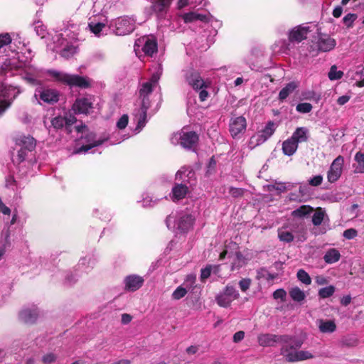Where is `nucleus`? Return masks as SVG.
Returning <instances> with one entry per match:
<instances>
[{"label": "nucleus", "instance_id": "10", "mask_svg": "<svg viewBox=\"0 0 364 364\" xmlns=\"http://www.w3.org/2000/svg\"><path fill=\"white\" fill-rule=\"evenodd\" d=\"M194 173L191 170H188L186 168H182L176 173V179L182 180L181 183H176L172 188L171 199L173 201L179 200L185 198L188 192V188L187 186V181L189 178L193 177Z\"/></svg>", "mask_w": 364, "mask_h": 364}, {"label": "nucleus", "instance_id": "41", "mask_svg": "<svg viewBox=\"0 0 364 364\" xmlns=\"http://www.w3.org/2000/svg\"><path fill=\"white\" fill-rule=\"evenodd\" d=\"M278 237L280 241L284 242H290L293 241L294 238L293 234L284 227L278 230Z\"/></svg>", "mask_w": 364, "mask_h": 364}, {"label": "nucleus", "instance_id": "37", "mask_svg": "<svg viewBox=\"0 0 364 364\" xmlns=\"http://www.w3.org/2000/svg\"><path fill=\"white\" fill-rule=\"evenodd\" d=\"M182 18L185 23H190L197 20H200V21H205L208 19L206 15L197 14L196 12H189L184 14L182 16Z\"/></svg>", "mask_w": 364, "mask_h": 364}, {"label": "nucleus", "instance_id": "59", "mask_svg": "<svg viewBox=\"0 0 364 364\" xmlns=\"http://www.w3.org/2000/svg\"><path fill=\"white\" fill-rule=\"evenodd\" d=\"M357 230L353 228L347 229L343 232V237L348 240L353 239L357 236Z\"/></svg>", "mask_w": 364, "mask_h": 364}, {"label": "nucleus", "instance_id": "36", "mask_svg": "<svg viewBox=\"0 0 364 364\" xmlns=\"http://www.w3.org/2000/svg\"><path fill=\"white\" fill-rule=\"evenodd\" d=\"M341 257L340 252L336 249L328 250L323 256V259L327 264H333L339 260Z\"/></svg>", "mask_w": 364, "mask_h": 364}, {"label": "nucleus", "instance_id": "38", "mask_svg": "<svg viewBox=\"0 0 364 364\" xmlns=\"http://www.w3.org/2000/svg\"><path fill=\"white\" fill-rule=\"evenodd\" d=\"M297 85L295 82H291L288 83L284 87H283L279 93V99L282 101L287 98V97L291 94Z\"/></svg>", "mask_w": 364, "mask_h": 364}, {"label": "nucleus", "instance_id": "26", "mask_svg": "<svg viewBox=\"0 0 364 364\" xmlns=\"http://www.w3.org/2000/svg\"><path fill=\"white\" fill-rule=\"evenodd\" d=\"M144 279L136 274H131L124 279V287L127 291H135L143 284Z\"/></svg>", "mask_w": 364, "mask_h": 364}, {"label": "nucleus", "instance_id": "29", "mask_svg": "<svg viewBox=\"0 0 364 364\" xmlns=\"http://www.w3.org/2000/svg\"><path fill=\"white\" fill-rule=\"evenodd\" d=\"M310 136L309 130L304 127H297L293 132L291 138L298 144L299 143L306 142Z\"/></svg>", "mask_w": 364, "mask_h": 364}, {"label": "nucleus", "instance_id": "30", "mask_svg": "<svg viewBox=\"0 0 364 364\" xmlns=\"http://www.w3.org/2000/svg\"><path fill=\"white\" fill-rule=\"evenodd\" d=\"M314 212V208L308 205L299 206L291 212V215L294 219H304L309 218Z\"/></svg>", "mask_w": 364, "mask_h": 364}, {"label": "nucleus", "instance_id": "40", "mask_svg": "<svg viewBox=\"0 0 364 364\" xmlns=\"http://www.w3.org/2000/svg\"><path fill=\"white\" fill-rule=\"evenodd\" d=\"M289 295L291 298L295 301H302L306 298V294L304 291L297 287H292L289 290Z\"/></svg>", "mask_w": 364, "mask_h": 364}, {"label": "nucleus", "instance_id": "63", "mask_svg": "<svg viewBox=\"0 0 364 364\" xmlns=\"http://www.w3.org/2000/svg\"><path fill=\"white\" fill-rule=\"evenodd\" d=\"M245 337V333L242 331H240L236 332L233 336V341L235 343H238L241 341Z\"/></svg>", "mask_w": 364, "mask_h": 364}, {"label": "nucleus", "instance_id": "15", "mask_svg": "<svg viewBox=\"0 0 364 364\" xmlns=\"http://www.w3.org/2000/svg\"><path fill=\"white\" fill-rule=\"evenodd\" d=\"M34 98L38 104L46 103L53 105L59 100V92L51 88L37 87L34 92Z\"/></svg>", "mask_w": 364, "mask_h": 364}, {"label": "nucleus", "instance_id": "21", "mask_svg": "<svg viewBox=\"0 0 364 364\" xmlns=\"http://www.w3.org/2000/svg\"><path fill=\"white\" fill-rule=\"evenodd\" d=\"M246 127V119L242 116L232 117L230 120L229 131L234 139L240 138L245 133Z\"/></svg>", "mask_w": 364, "mask_h": 364}, {"label": "nucleus", "instance_id": "1", "mask_svg": "<svg viewBox=\"0 0 364 364\" xmlns=\"http://www.w3.org/2000/svg\"><path fill=\"white\" fill-rule=\"evenodd\" d=\"M15 50L0 54V74L6 77L18 75L26 83L31 86L41 85L46 80L60 82L70 87L87 88L91 85V80L78 75H71L56 70H44L28 65L16 59Z\"/></svg>", "mask_w": 364, "mask_h": 364}, {"label": "nucleus", "instance_id": "48", "mask_svg": "<svg viewBox=\"0 0 364 364\" xmlns=\"http://www.w3.org/2000/svg\"><path fill=\"white\" fill-rule=\"evenodd\" d=\"M297 278L302 283L309 285L311 283V279L309 274L304 269H299L297 272Z\"/></svg>", "mask_w": 364, "mask_h": 364}, {"label": "nucleus", "instance_id": "57", "mask_svg": "<svg viewBox=\"0 0 364 364\" xmlns=\"http://www.w3.org/2000/svg\"><path fill=\"white\" fill-rule=\"evenodd\" d=\"M251 285V279L249 278H245L239 282V287L242 291L245 292L248 290Z\"/></svg>", "mask_w": 364, "mask_h": 364}, {"label": "nucleus", "instance_id": "22", "mask_svg": "<svg viewBox=\"0 0 364 364\" xmlns=\"http://www.w3.org/2000/svg\"><path fill=\"white\" fill-rule=\"evenodd\" d=\"M94 98L89 95L76 99L72 109L75 114H88L93 108Z\"/></svg>", "mask_w": 364, "mask_h": 364}, {"label": "nucleus", "instance_id": "7", "mask_svg": "<svg viewBox=\"0 0 364 364\" xmlns=\"http://www.w3.org/2000/svg\"><path fill=\"white\" fill-rule=\"evenodd\" d=\"M11 35L12 42L10 43L9 49L15 50L16 53V59L26 63V64L33 65L31 60L33 54L32 50L27 47L24 39L17 33H12ZM8 53H10V50H9Z\"/></svg>", "mask_w": 364, "mask_h": 364}, {"label": "nucleus", "instance_id": "19", "mask_svg": "<svg viewBox=\"0 0 364 364\" xmlns=\"http://www.w3.org/2000/svg\"><path fill=\"white\" fill-rule=\"evenodd\" d=\"M315 28L314 25L309 23L301 24L295 26L291 29L288 34V38L290 42L299 43L307 38V35Z\"/></svg>", "mask_w": 364, "mask_h": 364}, {"label": "nucleus", "instance_id": "64", "mask_svg": "<svg viewBox=\"0 0 364 364\" xmlns=\"http://www.w3.org/2000/svg\"><path fill=\"white\" fill-rule=\"evenodd\" d=\"M273 188L279 192H284L287 190V186L285 183H276L273 186Z\"/></svg>", "mask_w": 364, "mask_h": 364}, {"label": "nucleus", "instance_id": "39", "mask_svg": "<svg viewBox=\"0 0 364 364\" xmlns=\"http://www.w3.org/2000/svg\"><path fill=\"white\" fill-rule=\"evenodd\" d=\"M275 278V276L269 272L267 269L265 268H261L257 271L256 279L262 282H270L272 281Z\"/></svg>", "mask_w": 364, "mask_h": 364}, {"label": "nucleus", "instance_id": "58", "mask_svg": "<svg viewBox=\"0 0 364 364\" xmlns=\"http://www.w3.org/2000/svg\"><path fill=\"white\" fill-rule=\"evenodd\" d=\"M287 296V292L283 289H279L274 291L273 297L274 299H281L284 301Z\"/></svg>", "mask_w": 364, "mask_h": 364}, {"label": "nucleus", "instance_id": "49", "mask_svg": "<svg viewBox=\"0 0 364 364\" xmlns=\"http://www.w3.org/2000/svg\"><path fill=\"white\" fill-rule=\"evenodd\" d=\"M343 73L341 70H338L336 65L331 66L328 73V78L331 80H339L343 77Z\"/></svg>", "mask_w": 364, "mask_h": 364}, {"label": "nucleus", "instance_id": "53", "mask_svg": "<svg viewBox=\"0 0 364 364\" xmlns=\"http://www.w3.org/2000/svg\"><path fill=\"white\" fill-rule=\"evenodd\" d=\"M102 11V6L100 4V3L95 2L93 4V6H92V9L90 11V14H92V16L90 18L96 17L97 19H98L99 16H105L104 14H102L101 13Z\"/></svg>", "mask_w": 364, "mask_h": 364}, {"label": "nucleus", "instance_id": "45", "mask_svg": "<svg viewBox=\"0 0 364 364\" xmlns=\"http://www.w3.org/2000/svg\"><path fill=\"white\" fill-rule=\"evenodd\" d=\"M188 293V289L183 285L178 287L172 293L171 297L173 300H179L183 298Z\"/></svg>", "mask_w": 364, "mask_h": 364}, {"label": "nucleus", "instance_id": "51", "mask_svg": "<svg viewBox=\"0 0 364 364\" xmlns=\"http://www.w3.org/2000/svg\"><path fill=\"white\" fill-rule=\"evenodd\" d=\"M312 105L308 102L299 103L296 107V110L298 112L306 114L312 110Z\"/></svg>", "mask_w": 364, "mask_h": 364}, {"label": "nucleus", "instance_id": "13", "mask_svg": "<svg viewBox=\"0 0 364 364\" xmlns=\"http://www.w3.org/2000/svg\"><path fill=\"white\" fill-rule=\"evenodd\" d=\"M183 73L186 80L188 85L196 90H200L199 98L200 101L203 102L206 100L208 97V92L204 89L206 87V85L200 74L193 68L185 70Z\"/></svg>", "mask_w": 364, "mask_h": 364}, {"label": "nucleus", "instance_id": "18", "mask_svg": "<svg viewBox=\"0 0 364 364\" xmlns=\"http://www.w3.org/2000/svg\"><path fill=\"white\" fill-rule=\"evenodd\" d=\"M114 33L117 36H124L135 29V20L129 16H122L114 21Z\"/></svg>", "mask_w": 364, "mask_h": 364}, {"label": "nucleus", "instance_id": "55", "mask_svg": "<svg viewBox=\"0 0 364 364\" xmlns=\"http://www.w3.org/2000/svg\"><path fill=\"white\" fill-rule=\"evenodd\" d=\"M57 359V355L53 353H48L44 355L42 358V361L45 364H51Z\"/></svg>", "mask_w": 364, "mask_h": 364}, {"label": "nucleus", "instance_id": "47", "mask_svg": "<svg viewBox=\"0 0 364 364\" xmlns=\"http://www.w3.org/2000/svg\"><path fill=\"white\" fill-rule=\"evenodd\" d=\"M34 30L36 34L41 38H44L46 33V27L41 21H36L33 23Z\"/></svg>", "mask_w": 364, "mask_h": 364}, {"label": "nucleus", "instance_id": "43", "mask_svg": "<svg viewBox=\"0 0 364 364\" xmlns=\"http://www.w3.org/2000/svg\"><path fill=\"white\" fill-rule=\"evenodd\" d=\"M163 198H154L152 196L149 194L143 195L141 200L142 206L144 208H151L155 205L161 199Z\"/></svg>", "mask_w": 364, "mask_h": 364}, {"label": "nucleus", "instance_id": "56", "mask_svg": "<svg viewBox=\"0 0 364 364\" xmlns=\"http://www.w3.org/2000/svg\"><path fill=\"white\" fill-rule=\"evenodd\" d=\"M129 122V117L127 114H123L117 122V127L119 129H124Z\"/></svg>", "mask_w": 364, "mask_h": 364}, {"label": "nucleus", "instance_id": "52", "mask_svg": "<svg viewBox=\"0 0 364 364\" xmlns=\"http://www.w3.org/2000/svg\"><path fill=\"white\" fill-rule=\"evenodd\" d=\"M218 267L217 266H207L205 268L201 269L200 277L201 279H205L210 276V274L213 272H215Z\"/></svg>", "mask_w": 364, "mask_h": 364}, {"label": "nucleus", "instance_id": "35", "mask_svg": "<svg viewBox=\"0 0 364 364\" xmlns=\"http://www.w3.org/2000/svg\"><path fill=\"white\" fill-rule=\"evenodd\" d=\"M326 218H328L326 211L321 208H318L316 210H314L312 215V223L315 226H318L322 223Z\"/></svg>", "mask_w": 364, "mask_h": 364}, {"label": "nucleus", "instance_id": "27", "mask_svg": "<svg viewBox=\"0 0 364 364\" xmlns=\"http://www.w3.org/2000/svg\"><path fill=\"white\" fill-rule=\"evenodd\" d=\"M38 316V309L35 306L23 309L20 314L19 318L24 323H33Z\"/></svg>", "mask_w": 364, "mask_h": 364}, {"label": "nucleus", "instance_id": "33", "mask_svg": "<svg viewBox=\"0 0 364 364\" xmlns=\"http://www.w3.org/2000/svg\"><path fill=\"white\" fill-rule=\"evenodd\" d=\"M298 144L291 137L286 139L282 143L283 153L287 156H292L298 149Z\"/></svg>", "mask_w": 364, "mask_h": 364}, {"label": "nucleus", "instance_id": "54", "mask_svg": "<svg viewBox=\"0 0 364 364\" xmlns=\"http://www.w3.org/2000/svg\"><path fill=\"white\" fill-rule=\"evenodd\" d=\"M357 18V16L356 14H348L347 15H346L343 18V23L347 26V27H351L353 24V22L355 21V19Z\"/></svg>", "mask_w": 364, "mask_h": 364}, {"label": "nucleus", "instance_id": "28", "mask_svg": "<svg viewBox=\"0 0 364 364\" xmlns=\"http://www.w3.org/2000/svg\"><path fill=\"white\" fill-rule=\"evenodd\" d=\"M316 325L319 331L322 333H332L336 330V324L334 320L318 319Z\"/></svg>", "mask_w": 364, "mask_h": 364}, {"label": "nucleus", "instance_id": "2", "mask_svg": "<svg viewBox=\"0 0 364 364\" xmlns=\"http://www.w3.org/2000/svg\"><path fill=\"white\" fill-rule=\"evenodd\" d=\"M258 343L262 346H271L275 343H282V355L289 362L301 361L314 358L313 354L309 351L297 350L303 342L294 336L262 334L258 336Z\"/></svg>", "mask_w": 364, "mask_h": 364}, {"label": "nucleus", "instance_id": "31", "mask_svg": "<svg viewBox=\"0 0 364 364\" xmlns=\"http://www.w3.org/2000/svg\"><path fill=\"white\" fill-rule=\"evenodd\" d=\"M291 43L286 40H279L272 46V51L275 54H289L291 50Z\"/></svg>", "mask_w": 364, "mask_h": 364}, {"label": "nucleus", "instance_id": "50", "mask_svg": "<svg viewBox=\"0 0 364 364\" xmlns=\"http://www.w3.org/2000/svg\"><path fill=\"white\" fill-rule=\"evenodd\" d=\"M5 186L7 188L11 189L14 191H17L18 188V184L13 176H9L6 178Z\"/></svg>", "mask_w": 364, "mask_h": 364}, {"label": "nucleus", "instance_id": "4", "mask_svg": "<svg viewBox=\"0 0 364 364\" xmlns=\"http://www.w3.org/2000/svg\"><path fill=\"white\" fill-rule=\"evenodd\" d=\"M161 74V72L159 68L157 72L152 74L151 79L144 82L139 89V96L142 98V101L141 107L139 109H135L133 113L134 121L136 123L134 134L139 133L146 125V112L149 107V101L147 97L158 86Z\"/></svg>", "mask_w": 364, "mask_h": 364}, {"label": "nucleus", "instance_id": "46", "mask_svg": "<svg viewBox=\"0 0 364 364\" xmlns=\"http://www.w3.org/2000/svg\"><path fill=\"white\" fill-rule=\"evenodd\" d=\"M335 292V287L332 285L321 288L318 291V296L322 299L328 298Z\"/></svg>", "mask_w": 364, "mask_h": 364}, {"label": "nucleus", "instance_id": "16", "mask_svg": "<svg viewBox=\"0 0 364 364\" xmlns=\"http://www.w3.org/2000/svg\"><path fill=\"white\" fill-rule=\"evenodd\" d=\"M240 294L232 285L228 284L215 297L217 304L224 308L228 307L231 303L238 299Z\"/></svg>", "mask_w": 364, "mask_h": 364}, {"label": "nucleus", "instance_id": "60", "mask_svg": "<svg viewBox=\"0 0 364 364\" xmlns=\"http://www.w3.org/2000/svg\"><path fill=\"white\" fill-rule=\"evenodd\" d=\"M323 176L321 175H317L312 177L309 181V183L312 186H318L322 183Z\"/></svg>", "mask_w": 364, "mask_h": 364}, {"label": "nucleus", "instance_id": "42", "mask_svg": "<svg viewBox=\"0 0 364 364\" xmlns=\"http://www.w3.org/2000/svg\"><path fill=\"white\" fill-rule=\"evenodd\" d=\"M355 161L358 165L355 168V172L359 173H364V151H358L355 155Z\"/></svg>", "mask_w": 364, "mask_h": 364}, {"label": "nucleus", "instance_id": "62", "mask_svg": "<svg viewBox=\"0 0 364 364\" xmlns=\"http://www.w3.org/2000/svg\"><path fill=\"white\" fill-rule=\"evenodd\" d=\"M229 193L232 196H233L235 198H237V197H239V196H242L243 194V190L242 188H237L231 187L229 189Z\"/></svg>", "mask_w": 364, "mask_h": 364}, {"label": "nucleus", "instance_id": "12", "mask_svg": "<svg viewBox=\"0 0 364 364\" xmlns=\"http://www.w3.org/2000/svg\"><path fill=\"white\" fill-rule=\"evenodd\" d=\"M20 87L13 85L0 86V117L11 107L13 101L21 93Z\"/></svg>", "mask_w": 364, "mask_h": 364}, {"label": "nucleus", "instance_id": "9", "mask_svg": "<svg viewBox=\"0 0 364 364\" xmlns=\"http://www.w3.org/2000/svg\"><path fill=\"white\" fill-rule=\"evenodd\" d=\"M226 256H228V258L232 259L230 269L231 271H235L245 266L249 261L255 257V253L251 250L246 249L242 252L236 251L233 254L226 247V249L220 253V259H223Z\"/></svg>", "mask_w": 364, "mask_h": 364}, {"label": "nucleus", "instance_id": "61", "mask_svg": "<svg viewBox=\"0 0 364 364\" xmlns=\"http://www.w3.org/2000/svg\"><path fill=\"white\" fill-rule=\"evenodd\" d=\"M197 3L196 0H178V9H182L188 5H193Z\"/></svg>", "mask_w": 364, "mask_h": 364}, {"label": "nucleus", "instance_id": "11", "mask_svg": "<svg viewBox=\"0 0 364 364\" xmlns=\"http://www.w3.org/2000/svg\"><path fill=\"white\" fill-rule=\"evenodd\" d=\"M157 51V43L152 36H144L136 40L134 52L139 58L143 55L152 56Z\"/></svg>", "mask_w": 364, "mask_h": 364}, {"label": "nucleus", "instance_id": "5", "mask_svg": "<svg viewBox=\"0 0 364 364\" xmlns=\"http://www.w3.org/2000/svg\"><path fill=\"white\" fill-rule=\"evenodd\" d=\"M17 154L14 157V163L20 164L21 163H27L28 165L33 164L34 160L33 151L36 146V140L31 135L17 134L14 136Z\"/></svg>", "mask_w": 364, "mask_h": 364}, {"label": "nucleus", "instance_id": "24", "mask_svg": "<svg viewBox=\"0 0 364 364\" xmlns=\"http://www.w3.org/2000/svg\"><path fill=\"white\" fill-rule=\"evenodd\" d=\"M107 20L105 16H99L98 19L96 17L90 18L88 27L90 31L95 36L100 37L105 33L107 27Z\"/></svg>", "mask_w": 364, "mask_h": 364}, {"label": "nucleus", "instance_id": "6", "mask_svg": "<svg viewBox=\"0 0 364 364\" xmlns=\"http://www.w3.org/2000/svg\"><path fill=\"white\" fill-rule=\"evenodd\" d=\"M195 218L187 213L171 214L166 219V224L169 230L179 232H186L193 228Z\"/></svg>", "mask_w": 364, "mask_h": 364}, {"label": "nucleus", "instance_id": "8", "mask_svg": "<svg viewBox=\"0 0 364 364\" xmlns=\"http://www.w3.org/2000/svg\"><path fill=\"white\" fill-rule=\"evenodd\" d=\"M75 129L77 133L82 134L79 141L82 146L77 149V153H87L93 147L98 146L105 141L104 139L97 138L95 133L88 132L87 127L84 124L76 126Z\"/></svg>", "mask_w": 364, "mask_h": 364}, {"label": "nucleus", "instance_id": "32", "mask_svg": "<svg viewBox=\"0 0 364 364\" xmlns=\"http://www.w3.org/2000/svg\"><path fill=\"white\" fill-rule=\"evenodd\" d=\"M171 0H154L152 3V10L158 15H164L167 11Z\"/></svg>", "mask_w": 364, "mask_h": 364}, {"label": "nucleus", "instance_id": "17", "mask_svg": "<svg viewBox=\"0 0 364 364\" xmlns=\"http://www.w3.org/2000/svg\"><path fill=\"white\" fill-rule=\"evenodd\" d=\"M336 45V41L330 36L323 33L318 34L313 43L311 48L317 52H328L333 50Z\"/></svg>", "mask_w": 364, "mask_h": 364}, {"label": "nucleus", "instance_id": "25", "mask_svg": "<svg viewBox=\"0 0 364 364\" xmlns=\"http://www.w3.org/2000/svg\"><path fill=\"white\" fill-rule=\"evenodd\" d=\"M97 263V259L93 255H87L80 259L76 271L79 274L88 273L90 272Z\"/></svg>", "mask_w": 364, "mask_h": 364}, {"label": "nucleus", "instance_id": "23", "mask_svg": "<svg viewBox=\"0 0 364 364\" xmlns=\"http://www.w3.org/2000/svg\"><path fill=\"white\" fill-rule=\"evenodd\" d=\"M75 122L76 118L74 116H70L69 118L63 117L62 116H56L50 120V126H47L46 121H44V124L49 132H50V128L58 130L65 127V129L70 132H71L70 126Z\"/></svg>", "mask_w": 364, "mask_h": 364}, {"label": "nucleus", "instance_id": "34", "mask_svg": "<svg viewBox=\"0 0 364 364\" xmlns=\"http://www.w3.org/2000/svg\"><path fill=\"white\" fill-rule=\"evenodd\" d=\"M12 42L11 35L9 33H0V54L8 53L10 43Z\"/></svg>", "mask_w": 364, "mask_h": 364}, {"label": "nucleus", "instance_id": "14", "mask_svg": "<svg viewBox=\"0 0 364 364\" xmlns=\"http://www.w3.org/2000/svg\"><path fill=\"white\" fill-rule=\"evenodd\" d=\"M170 140L173 145L180 144L182 147L190 149L196 144L198 136L194 132H186L184 129H182L180 132L173 133Z\"/></svg>", "mask_w": 364, "mask_h": 364}, {"label": "nucleus", "instance_id": "20", "mask_svg": "<svg viewBox=\"0 0 364 364\" xmlns=\"http://www.w3.org/2000/svg\"><path fill=\"white\" fill-rule=\"evenodd\" d=\"M344 158L342 156H337L330 165L327 171V180L329 183L336 182L343 173Z\"/></svg>", "mask_w": 364, "mask_h": 364}, {"label": "nucleus", "instance_id": "44", "mask_svg": "<svg viewBox=\"0 0 364 364\" xmlns=\"http://www.w3.org/2000/svg\"><path fill=\"white\" fill-rule=\"evenodd\" d=\"M274 124L272 122H269L262 131L260 136L263 138V141H265L274 134Z\"/></svg>", "mask_w": 364, "mask_h": 364}, {"label": "nucleus", "instance_id": "3", "mask_svg": "<svg viewBox=\"0 0 364 364\" xmlns=\"http://www.w3.org/2000/svg\"><path fill=\"white\" fill-rule=\"evenodd\" d=\"M80 32L79 24L73 21L68 22L64 30L53 36L54 50L64 58L73 57L79 50L78 42L81 39Z\"/></svg>", "mask_w": 364, "mask_h": 364}]
</instances>
